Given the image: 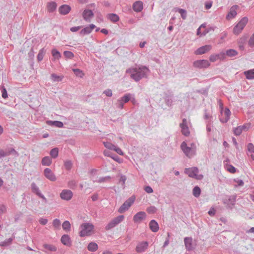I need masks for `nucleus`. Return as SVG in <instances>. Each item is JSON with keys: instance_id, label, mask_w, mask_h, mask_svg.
I'll list each match as a JSON object with an SVG mask.
<instances>
[{"instance_id": "obj_1", "label": "nucleus", "mask_w": 254, "mask_h": 254, "mask_svg": "<svg viewBox=\"0 0 254 254\" xmlns=\"http://www.w3.org/2000/svg\"><path fill=\"white\" fill-rule=\"evenodd\" d=\"M148 71V69L146 67L141 66L129 68L127 72L130 74V76L132 79L137 81L143 77Z\"/></svg>"}, {"instance_id": "obj_2", "label": "nucleus", "mask_w": 254, "mask_h": 254, "mask_svg": "<svg viewBox=\"0 0 254 254\" xmlns=\"http://www.w3.org/2000/svg\"><path fill=\"white\" fill-rule=\"evenodd\" d=\"M95 233L94 226L90 223H83L79 227V235L81 237L90 236Z\"/></svg>"}, {"instance_id": "obj_3", "label": "nucleus", "mask_w": 254, "mask_h": 254, "mask_svg": "<svg viewBox=\"0 0 254 254\" xmlns=\"http://www.w3.org/2000/svg\"><path fill=\"white\" fill-rule=\"evenodd\" d=\"M181 148L186 156L189 158L195 154L196 147L193 143L190 144V147H189L187 146V143L184 141L181 145Z\"/></svg>"}, {"instance_id": "obj_4", "label": "nucleus", "mask_w": 254, "mask_h": 254, "mask_svg": "<svg viewBox=\"0 0 254 254\" xmlns=\"http://www.w3.org/2000/svg\"><path fill=\"white\" fill-rule=\"evenodd\" d=\"M248 22V18L247 17L242 18L233 29V33L235 35H238L241 33L246 24Z\"/></svg>"}, {"instance_id": "obj_5", "label": "nucleus", "mask_w": 254, "mask_h": 254, "mask_svg": "<svg viewBox=\"0 0 254 254\" xmlns=\"http://www.w3.org/2000/svg\"><path fill=\"white\" fill-rule=\"evenodd\" d=\"M185 172L190 177L194 178L196 180H201L203 178V175L198 174V169L196 167H192L185 169Z\"/></svg>"}, {"instance_id": "obj_6", "label": "nucleus", "mask_w": 254, "mask_h": 254, "mask_svg": "<svg viewBox=\"0 0 254 254\" xmlns=\"http://www.w3.org/2000/svg\"><path fill=\"white\" fill-rule=\"evenodd\" d=\"M135 199L134 196H131L128 199H127L119 208L118 212L120 213H123L127 210L131 205L134 203Z\"/></svg>"}, {"instance_id": "obj_7", "label": "nucleus", "mask_w": 254, "mask_h": 254, "mask_svg": "<svg viewBox=\"0 0 254 254\" xmlns=\"http://www.w3.org/2000/svg\"><path fill=\"white\" fill-rule=\"evenodd\" d=\"M220 106L221 107V115L220 117V120L222 123H226L230 118L231 112L228 108L223 109V105L221 102H220Z\"/></svg>"}, {"instance_id": "obj_8", "label": "nucleus", "mask_w": 254, "mask_h": 254, "mask_svg": "<svg viewBox=\"0 0 254 254\" xmlns=\"http://www.w3.org/2000/svg\"><path fill=\"white\" fill-rule=\"evenodd\" d=\"M124 219V216L123 215H120L115 217L106 226V229L108 230L112 229L122 222Z\"/></svg>"}, {"instance_id": "obj_9", "label": "nucleus", "mask_w": 254, "mask_h": 254, "mask_svg": "<svg viewBox=\"0 0 254 254\" xmlns=\"http://www.w3.org/2000/svg\"><path fill=\"white\" fill-rule=\"evenodd\" d=\"M193 66L198 68H207L209 66L210 63L206 60H197L193 62Z\"/></svg>"}, {"instance_id": "obj_10", "label": "nucleus", "mask_w": 254, "mask_h": 254, "mask_svg": "<svg viewBox=\"0 0 254 254\" xmlns=\"http://www.w3.org/2000/svg\"><path fill=\"white\" fill-rule=\"evenodd\" d=\"M44 176L51 181L55 182L57 180V178L54 173L49 168H46L44 170Z\"/></svg>"}, {"instance_id": "obj_11", "label": "nucleus", "mask_w": 254, "mask_h": 254, "mask_svg": "<svg viewBox=\"0 0 254 254\" xmlns=\"http://www.w3.org/2000/svg\"><path fill=\"white\" fill-rule=\"evenodd\" d=\"M73 196L72 192L69 190H64L60 193L61 199L65 200H69Z\"/></svg>"}, {"instance_id": "obj_12", "label": "nucleus", "mask_w": 254, "mask_h": 254, "mask_svg": "<svg viewBox=\"0 0 254 254\" xmlns=\"http://www.w3.org/2000/svg\"><path fill=\"white\" fill-rule=\"evenodd\" d=\"M181 128V132L185 136H189L190 132L187 125V121L186 119L183 120V122L180 125Z\"/></svg>"}, {"instance_id": "obj_13", "label": "nucleus", "mask_w": 254, "mask_h": 254, "mask_svg": "<svg viewBox=\"0 0 254 254\" xmlns=\"http://www.w3.org/2000/svg\"><path fill=\"white\" fill-rule=\"evenodd\" d=\"M93 16L94 13L90 9H86L82 13V17L83 19L88 22H90L91 21Z\"/></svg>"}, {"instance_id": "obj_14", "label": "nucleus", "mask_w": 254, "mask_h": 254, "mask_svg": "<svg viewBox=\"0 0 254 254\" xmlns=\"http://www.w3.org/2000/svg\"><path fill=\"white\" fill-rule=\"evenodd\" d=\"M148 246V243L147 242L139 243L136 247V252L139 253H142L146 250Z\"/></svg>"}, {"instance_id": "obj_15", "label": "nucleus", "mask_w": 254, "mask_h": 254, "mask_svg": "<svg viewBox=\"0 0 254 254\" xmlns=\"http://www.w3.org/2000/svg\"><path fill=\"white\" fill-rule=\"evenodd\" d=\"M146 217V214L144 212L140 211L133 216V221L135 223H140Z\"/></svg>"}, {"instance_id": "obj_16", "label": "nucleus", "mask_w": 254, "mask_h": 254, "mask_svg": "<svg viewBox=\"0 0 254 254\" xmlns=\"http://www.w3.org/2000/svg\"><path fill=\"white\" fill-rule=\"evenodd\" d=\"M211 49V46L209 45H205L201 47L198 48L195 52V54L196 55H201L203 54L208 51H209Z\"/></svg>"}, {"instance_id": "obj_17", "label": "nucleus", "mask_w": 254, "mask_h": 254, "mask_svg": "<svg viewBox=\"0 0 254 254\" xmlns=\"http://www.w3.org/2000/svg\"><path fill=\"white\" fill-rule=\"evenodd\" d=\"M225 59V53L221 52L218 55H213L210 56L209 60L212 62H214L218 59L223 60Z\"/></svg>"}, {"instance_id": "obj_18", "label": "nucleus", "mask_w": 254, "mask_h": 254, "mask_svg": "<svg viewBox=\"0 0 254 254\" xmlns=\"http://www.w3.org/2000/svg\"><path fill=\"white\" fill-rule=\"evenodd\" d=\"M61 241L64 245L68 247L71 245V241L70 238L67 235H64L61 239Z\"/></svg>"}, {"instance_id": "obj_19", "label": "nucleus", "mask_w": 254, "mask_h": 254, "mask_svg": "<svg viewBox=\"0 0 254 254\" xmlns=\"http://www.w3.org/2000/svg\"><path fill=\"white\" fill-rule=\"evenodd\" d=\"M70 7L66 4H64L60 7L59 9V12L63 15L66 14L70 11Z\"/></svg>"}, {"instance_id": "obj_20", "label": "nucleus", "mask_w": 254, "mask_h": 254, "mask_svg": "<svg viewBox=\"0 0 254 254\" xmlns=\"http://www.w3.org/2000/svg\"><path fill=\"white\" fill-rule=\"evenodd\" d=\"M237 9V6H234L231 7L229 12L228 13L227 15V19L230 20L234 18L237 15L236 10Z\"/></svg>"}, {"instance_id": "obj_21", "label": "nucleus", "mask_w": 254, "mask_h": 254, "mask_svg": "<svg viewBox=\"0 0 254 254\" xmlns=\"http://www.w3.org/2000/svg\"><path fill=\"white\" fill-rule=\"evenodd\" d=\"M95 25L91 24L89 26L85 27L80 31V34L85 35L89 34L95 28Z\"/></svg>"}, {"instance_id": "obj_22", "label": "nucleus", "mask_w": 254, "mask_h": 254, "mask_svg": "<svg viewBox=\"0 0 254 254\" xmlns=\"http://www.w3.org/2000/svg\"><path fill=\"white\" fill-rule=\"evenodd\" d=\"M143 8L142 2L140 1H137L134 3L133 9L136 12L140 11Z\"/></svg>"}, {"instance_id": "obj_23", "label": "nucleus", "mask_w": 254, "mask_h": 254, "mask_svg": "<svg viewBox=\"0 0 254 254\" xmlns=\"http://www.w3.org/2000/svg\"><path fill=\"white\" fill-rule=\"evenodd\" d=\"M57 6V3L55 2H50L48 3L47 5V10L50 12H53L56 10Z\"/></svg>"}, {"instance_id": "obj_24", "label": "nucleus", "mask_w": 254, "mask_h": 254, "mask_svg": "<svg viewBox=\"0 0 254 254\" xmlns=\"http://www.w3.org/2000/svg\"><path fill=\"white\" fill-rule=\"evenodd\" d=\"M149 228L153 232H156L159 229V226L155 220H152L150 222Z\"/></svg>"}, {"instance_id": "obj_25", "label": "nucleus", "mask_w": 254, "mask_h": 254, "mask_svg": "<svg viewBox=\"0 0 254 254\" xmlns=\"http://www.w3.org/2000/svg\"><path fill=\"white\" fill-rule=\"evenodd\" d=\"M186 247L187 249L190 250L193 248L192 244V240L190 238H186L184 240Z\"/></svg>"}, {"instance_id": "obj_26", "label": "nucleus", "mask_w": 254, "mask_h": 254, "mask_svg": "<svg viewBox=\"0 0 254 254\" xmlns=\"http://www.w3.org/2000/svg\"><path fill=\"white\" fill-rule=\"evenodd\" d=\"M98 245L94 242L90 243L87 247L88 250L92 252L96 251L98 250Z\"/></svg>"}, {"instance_id": "obj_27", "label": "nucleus", "mask_w": 254, "mask_h": 254, "mask_svg": "<svg viewBox=\"0 0 254 254\" xmlns=\"http://www.w3.org/2000/svg\"><path fill=\"white\" fill-rule=\"evenodd\" d=\"M62 228L65 232H69L71 229V225L68 221H65L62 224Z\"/></svg>"}, {"instance_id": "obj_28", "label": "nucleus", "mask_w": 254, "mask_h": 254, "mask_svg": "<svg viewBox=\"0 0 254 254\" xmlns=\"http://www.w3.org/2000/svg\"><path fill=\"white\" fill-rule=\"evenodd\" d=\"M52 160L49 157H45L42 159L41 163L44 166H50L52 164Z\"/></svg>"}, {"instance_id": "obj_29", "label": "nucleus", "mask_w": 254, "mask_h": 254, "mask_svg": "<svg viewBox=\"0 0 254 254\" xmlns=\"http://www.w3.org/2000/svg\"><path fill=\"white\" fill-rule=\"evenodd\" d=\"M225 58L226 57V56H228L229 57H234V56H236V55H237L238 52L235 50L230 49V50H227L226 52V53H225Z\"/></svg>"}, {"instance_id": "obj_30", "label": "nucleus", "mask_w": 254, "mask_h": 254, "mask_svg": "<svg viewBox=\"0 0 254 254\" xmlns=\"http://www.w3.org/2000/svg\"><path fill=\"white\" fill-rule=\"evenodd\" d=\"M51 79L53 82H59L62 80L64 76L62 75H58L56 74H52L51 76Z\"/></svg>"}, {"instance_id": "obj_31", "label": "nucleus", "mask_w": 254, "mask_h": 254, "mask_svg": "<svg viewBox=\"0 0 254 254\" xmlns=\"http://www.w3.org/2000/svg\"><path fill=\"white\" fill-rule=\"evenodd\" d=\"M244 74L247 79H254V69L246 71Z\"/></svg>"}, {"instance_id": "obj_32", "label": "nucleus", "mask_w": 254, "mask_h": 254, "mask_svg": "<svg viewBox=\"0 0 254 254\" xmlns=\"http://www.w3.org/2000/svg\"><path fill=\"white\" fill-rule=\"evenodd\" d=\"M73 72L75 75L77 77L82 78L84 76L85 74L83 71L78 68H73L72 69Z\"/></svg>"}, {"instance_id": "obj_33", "label": "nucleus", "mask_w": 254, "mask_h": 254, "mask_svg": "<svg viewBox=\"0 0 254 254\" xmlns=\"http://www.w3.org/2000/svg\"><path fill=\"white\" fill-rule=\"evenodd\" d=\"M205 27H206V25L205 24H201L200 25V26L197 29V35L201 36L203 35H205L208 32L207 31L204 30L202 32H201V28H205Z\"/></svg>"}, {"instance_id": "obj_34", "label": "nucleus", "mask_w": 254, "mask_h": 254, "mask_svg": "<svg viewBox=\"0 0 254 254\" xmlns=\"http://www.w3.org/2000/svg\"><path fill=\"white\" fill-rule=\"evenodd\" d=\"M47 123L50 125H54L59 127H63V123L60 121H48Z\"/></svg>"}, {"instance_id": "obj_35", "label": "nucleus", "mask_w": 254, "mask_h": 254, "mask_svg": "<svg viewBox=\"0 0 254 254\" xmlns=\"http://www.w3.org/2000/svg\"><path fill=\"white\" fill-rule=\"evenodd\" d=\"M43 247L45 249L49 251L55 252L57 250L56 247L52 245L44 244Z\"/></svg>"}, {"instance_id": "obj_36", "label": "nucleus", "mask_w": 254, "mask_h": 254, "mask_svg": "<svg viewBox=\"0 0 254 254\" xmlns=\"http://www.w3.org/2000/svg\"><path fill=\"white\" fill-rule=\"evenodd\" d=\"M52 54L53 57H54V60L56 59H59L61 57V54L56 49H53L52 51Z\"/></svg>"}, {"instance_id": "obj_37", "label": "nucleus", "mask_w": 254, "mask_h": 254, "mask_svg": "<svg viewBox=\"0 0 254 254\" xmlns=\"http://www.w3.org/2000/svg\"><path fill=\"white\" fill-rule=\"evenodd\" d=\"M32 191L36 193L38 195L41 196L42 198L45 199V198L44 197V196L41 195V194L39 192L38 188L36 186V185L35 184H33L31 186Z\"/></svg>"}, {"instance_id": "obj_38", "label": "nucleus", "mask_w": 254, "mask_h": 254, "mask_svg": "<svg viewBox=\"0 0 254 254\" xmlns=\"http://www.w3.org/2000/svg\"><path fill=\"white\" fill-rule=\"evenodd\" d=\"M59 150L57 148H54L50 151V155L52 157L55 158L58 157Z\"/></svg>"}, {"instance_id": "obj_39", "label": "nucleus", "mask_w": 254, "mask_h": 254, "mask_svg": "<svg viewBox=\"0 0 254 254\" xmlns=\"http://www.w3.org/2000/svg\"><path fill=\"white\" fill-rule=\"evenodd\" d=\"M200 189L198 187H195L193 189V194L195 197H198L200 194Z\"/></svg>"}, {"instance_id": "obj_40", "label": "nucleus", "mask_w": 254, "mask_h": 254, "mask_svg": "<svg viewBox=\"0 0 254 254\" xmlns=\"http://www.w3.org/2000/svg\"><path fill=\"white\" fill-rule=\"evenodd\" d=\"M45 54V51L43 49L40 50L37 55V60L38 61H41L43 60L44 55Z\"/></svg>"}, {"instance_id": "obj_41", "label": "nucleus", "mask_w": 254, "mask_h": 254, "mask_svg": "<svg viewBox=\"0 0 254 254\" xmlns=\"http://www.w3.org/2000/svg\"><path fill=\"white\" fill-rule=\"evenodd\" d=\"M109 18L113 22H117L119 20V16L115 14H109Z\"/></svg>"}, {"instance_id": "obj_42", "label": "nucleus", "mask_w": 254, "mask_h": 254, "mask_svg": "<svg viewBox=\"0 0 254 254\" xmlns=\"http://www.w3.org/2000/svg\"><path fill=\"white\" fill-rule=\"evenodd\" d=\"M53 225L56 229H59L61 226V221L58 219H55L53 220Z\"/></svg>"}, {"instance_id": "obj_43", "label": "nucleus", "mask_w": 254, "mask_h": 254, "mask_svg": "<svg viewBox=\"0 0 254 254\" xmlns=\"http://www.w3.org/2000/svg\"><path fill=\"white\" fill-rule=\"evenodd\" d=\"M64 56L68 59H72L74 57V54L70 51H66L64 52Z\"/></svg>"}, {"instance_id": "obj_44", "label": "nucleus", "mask_w": 254, "mask_h": 254, "mask_svg": "<svg viewBox=\"0 0 254 254\" xmlns=\"http://www.w3.org/2000/svg\"><path fill=\"white\" fill-rule=\"evenodd\" d=\"M104 146L107 148L111 150H114L115 146L109 142H104Z\"/></svg>"}, {"instance_id": "obj_45", "label": "nucleus", "mask_w": 254, "mask_h": 254, "mask_svg": "<svg viewBox=\"0 0 254 254\" xmlns=\"http://www.w3.org/2000/svg\"><path fill=\"white\" fill-rule=\"evenodd\" d=\"M178 11L181 14L183 19H185L187 17V12L185 10L183 9H178Z\"/></svg>"}, {"instance_id": "obj_46", "label": "nucleus", "mask_w": 254, "mask_h": 254, "mask_svg": "<svg viewBox=\"0 0 254 254\" xmlns=\"http://www.w3.org/2000/svg\"><path fill=\"white\" fill-rule=\"evenodd\" d=\"M242 132L243 131L242 130V129L240 126L236 127L234 129V133L236 135H240Z\"/></svg>"}, {"instance_id": "obj_47", "label": "nucleus", "mask_w": 254, "mask_h": 254, "mask_svg": "<svg viewBox=\"0 0 254 254\" xmlns=\"http://www.w3.org/2000/svg\"><path fill=\"white\" fill-rule=\"evenodd\" d=\"M248 44L249 46L251 47H254V33L251 36L249 40Z\"/></svg>"}, {"instance_id": "obj_48", "label": "nucleus", "mask_w": 254, "mask_h": 254, "mask_svg": "<svg viewBox=\"0 0 254 254\" xmlns=\"http://www.w3.org/2000/svg\"><path fill=\"white\" fill-rule=\"evenodd\" d=\"M227 170L231 173H235L236 172V168L232 165H228L227 166Z\"/></svg>"}, {"instance_id": "obj_49", "label": "nucleus", "mask_w": 254, "mask_h": 254, "mask_svg": "<svg viewBox=\"0 0 254 254\" xmlns=\"http://www.w3.org/2000/svg\"><path fill=\"white\" fill-rule=\"evenodd\" d=\"M248 150L250 153H254V145L253 144L250 143L247 146Z\"/></svg>"}, {"instance_id": "obj_50", "label": "nucleus", "mask_w": 254, "mask_h": 254, "mask_svg": "<svg viewBox=\"0 0 254 254\" xmlns=\"http://www.w3.org/2000/svg\"><path fill=\"white\" fill-rule=\"evenodd\" d=\"M242 129V130L243 131H247L250 127V124H246L243 125V126H240Z\"/></svg>"}, {"instance_id": "obj_51", "label": "nucleus", "mask_w": 254, "mask_h": 254, "mask_svg": "<svg viewBox=\"0 0 254 254\" xmlns=\"http://www.w3.org/2000/svg\"><path fill=\"white\" fill-rule=\"evenodd\" d=\"M130 95L129 94H128L125 95L124 97H123L121 100H122L124 103H127L130 100Z\"/></svg>"}, {"instance_id": "obj_52", "label": "nucleus", "mask_w": 254, "mask_h": 254, "mask_svg": "<svg viewBox=\"0 0 254 254\" xmlns=\"http://www.w3.org/2000/svg\"><path fill=\"white\" fill-rule=\"evenodd\" d=\"M64 166L67 170H69L72 166V163L71 161H67L64 162Z\"/></svg>"}, {"instance_id": "obj_53", "label": "nucleus", "mask_w": 254, "mask_h": 254, "mask_svg": "<svg viewBox=\"0 0 254 254\" xmlns=\"http://www.w3.org/2000/svg\"><path fill=\"white\" fill-rule=\"evenodd\" d=\"M1 92H2V97L4 99H6L7 97V93L6 89L3 87Z\"/></svg>"}, {"instance_id": "obj_54", "label": "nucleus", "mask_w": 254, "mask_h": 254, "mask_svg": "<svg viewBox=\"0 0 254 254\" xmlns=\"http://www.w3.org/2000/svg\"><path fill=\"white\" fill-rule=\"evenodd\" d=\"M113 150H115L117 153L121 155H123L124 154V153L122 151V150L120 148L117 147L116 146L115 147V148Z\"/></svg>"}, {"instance_id": "obj_55", "label": "nucleus", "mask_w": 254, "mask_h": 254, "mask_svg": "<svg viewBox=\"0 0 254 254\" xmlns=\"http://www.w3.org/2000/svg\"><path fill=\"white\" fill-rule=\"evenodd\" d=\"M39 222L41 224L44 225L47 223L48 220L46 218H41L39 219Z\"/></svg>"}, {"instance_id": "obj_56", "label": "nucleus", "mask_w": 254, "mask_h": 254, "mask_svg": "<svg viewBox=\"0 0 254 254\" xmlns=\"http://www.w3.org/2000/svg\"><path fill=\"white\" fill-rule=\"evenodd\" d=\"M126 180H127V178L125 176H121L120 179V182L122 183V185H124Z\"/></svg>"}, {"instance_id": "obj_57", "label": "nucleus", "mask_w": 254, "mask_h": 254, "mask_svg": "<svg viewBox=\"0 0 254 254\" xmlns=\"http://www.w3.org/2000/svg\"><path fill=\"white\" fill-rule=\"evenodd\" d=\"M104 93L108 97H111L112 95V90L110 89H108V90H105L104 92Z\"/></svg>"}, {"instance_id": "obj_58", "label": "nucleus", "mask_w": 254, "mask_h": 254, "mask_svg": "<svg viewBox=\"0 0 254 254\" xmlns=\"http://www.w3.org/2000/svg\"><path fill=\"white\" fill-rule=\"evenodd\" d=\"M81 28V26L73 27L70 28V31L72 32H76Z\"/></svg>"}, {"instance_id": "obj_59", "label": "nucleus", "mask_w": 254, "mask_h": 254, "mask_svg": "<svg viewBox=\"0 0 254 254\" xmlns=\"http://www.w3.org/2000/svg\"><path fill=\"white\" fill-rule=\"evenodd\" d=\"M144 190L147 193H152L153 192L152 189L149 186L146 187L144 189Z\"/></svg>"}, {"instance_id": "obj_60", "label": "nucleus", "mask_w": 254, "mask_h": 254, "mask_svg": "<svg viewBox=\"0 0 254 254\" xmlns=\"http://www.w3.org/2000/svg\"><path fill=\"white\" fill-rule=\"evenodd\" d=\"M212 2H206L205 4L206 9H208L210 8L212 6Z\"/></svg>"}, {"instance_id": "obj_61", "label": "nucleus", "mask_w": 254, "mask_h": 254, "mask_svg": "<svg viewBox=\"0 0 254 254\" xmlns=\"http://www.w3.org/2000/svg\"><path fill=\"white\" fill-rule=\"evenodd\" d=\"M7 155V153L3 150H0V158Z\"/></svg>"}, {"instance_id": "obj_62", "label": "nucleus", "mask_w": 254, "mask_h": 254, "mask_svg": "<svg viewBox=\"0 0 254 254\" xmlns=\"http://www.w3.org/2000/svg\"><path fill=\"white\" fill-rule=\"evenodd\" d=\"M155 209L154 207H151L147 209V211L149 213H154L155 211Z\"/></svg>"}, {"instance_id": "obj_63", "label": "nucleus", "mask_w": 254, "mask_h": 254, "mask_svg": "<svg viewBox=\"0 0 254 254\" xmlns=\"http://www.w3.org/2000/svg\"><path fill=\"white\" fill-rule=\"evenodd\" d=\"M237 183L239 186H243L244 185V182L242 180H239L237 181Z\"/></svg>"}, {"instance_id": "obj_64", "label": "nucleus", "mask_w": 254, "mask_h": 254, "mask_svg": "<svg viewBox=\"0 0 254 254\" xmlns=\"http://www.w3.org/2000/svg\"><path fill=\"white\" fill-rule=\"evenodd\" d=\"M101 32L102 33L105 34H108V31L107 29H102L101 30Z\"/></svg>"}]
</instances>
